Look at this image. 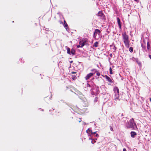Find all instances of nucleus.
Instances as JSON below:
<instances>
[{
	"label": "nucleus",
	"instance_id": "1",
	"mask_svg": "<svg viewBox=\"0 0 151 151\" xmlns=\"http://www.w3.org/2000/svg\"><path fill=\"white\" fill-rule=\"evenodd\" d=\"M128 128H131L132 129L136 130L137 128L136 123L134 122L133 118L131 119L129 122L126 124Z\"/></svg>",
	"mask_w": 151,
	"mask_h": 151
},
{
	"label": "nucleus",
	"instance_id": "2",
	"mask_svg": "<svg viewBox=\"0 0 151 151\" xmlns=\"http://www.w3.org/2000/svg\"><path fill=\"white\" fill-rule=\"evenodd\" d=\"M122 37L126 47H129V43L128 35L126 34L125 33H124L122 34Z\"/></svg>",
	"mask_w": 151,
	"mask_h": 151
},
{
	"label": "nucleus",
	"instance_id": "3",
	"mask_svg": "<svg viewBox=\"0 0 151 151\" xmlns=\"http://www.w3.org/2000/svg\"><path fill=\"white\" fill-rule=\"evenodd\" d=\"M114 91L115 94L114 100L116 101H119V88L117 87H114Z\"/></svg>",
	"mask_w": 151,
	"mask_h": 151
},
{
	"label": "nucleus",
	"instance_id": "4",
	"mask_svg": "<svg viewBox=\"0 0 151 151\" xmlns=\"http://www.w3.org/2000/svg\"><path fill=\"white\" fill-rule=\"evenodd\" d=\"M91 92L92 95H97L99 93V90L96 88L91 89Z\"/></svg>",
	"mask_w": 151,
	"mask_h": 151
},
{
	"label": "nucleus",
	"instance_id": "5",
	"mask_svg": "<svg viewBox=\"0 0 151 151\" xmlns=\"http://www.w3.org/2000/svg\"><path fill=\"white\" fill-rule=\"evenodd\" d=\"M60 23H62L63 24V26L65 28L66 30L68 32H69V29L68 26V25L66 22L65 20H64L63 23L61 22L60 21Z\"/></svg>",
	"mask_w": 151,
	"mask_h": 151
},
{
	"label": "nucleus",
	"instance_id": "6",
	"mask_svg": "<svg viewBox=\"0 0 151 151\" xmlns=\"http://www.w3.org/2000/svg\"><path fill=\"white\" fill-rule=\"evenodd\" d=\"M86 41L85 39H83L79 42V45H81V47H83L85 45Z\"/></svg>",
	"mask_w": 151,
	"mask_h": 151
},
{
	"label": "nucleus",
	"instance_id": "7",
	"mask_svg": "<svg viewBox=\"0 0 151 151\" xmlns=\"http://www.w3.org/2000/svg\"><path fill=\"white\" fill-rule=\"evenodd\" d=\"M94 74V73H91L87 75L85 77L86 80H88L90 77L92 76Z\"/></svg>",
	"mask_w": 151,
	"mask_h": 151
},
{
	"label": "nucleus",
	"instance_id": "8",
	"mask_svg": "<svg viewBox=\"0 0 151 151\" xmlns=\"http://www.w3.org/2000/svg\"><path fill=\"white\" fill-rule=\"evenodd\" d=\"M98 16L100 17V18H104L105 16L102 11H99L97 14Z\"/></svg>",
	"mask_w": 151,
	"mask_h": 151
},
{
	"label": "nucleus",
	"instance_id": "9",
	"mask_svg": "<svg viewBox=\"0 0 151 151\" xmlns=\"http://www.w3.org/2000/svg\"><path fill=\"white\" fill-rule=\"evenodd\" d=\"M91 71L94 72V73H96V75L98 76H99L100 75V73L99 72H98L95 69H92L91 70Z\"/></svg>",
	"mask_w": 151,
	"mask_h": 151
},
{
	"label": "nucleus",
	"instance_id": "10",
	"mask_svg": "<svg viewBox=\"0 0 151 151\" xmlns=\"http://www.w3.org/2000/svg\"><path fill=\"white\" fill-rule=\"evenodd\" d=\"M130 134L131 137L133 138L135 136L137 135L136 133L134 132H131Z\"/></svg>",
	"mask_w": 151,
	"mask_h": 151
},
{
	"label": "nucleus",
	"instance_id": "11",
	"mask_svg": "<svg viewBox=\"0 0 151 151\" xmlns=\"http://www.w3.org/2000/svg\"><path fill=\"white\" fill-rule=\"evenodd\" d=\"M65 48L67 50V53L69 55H71V50L68 47H67V46H66L65 47Z\"/></svg>",
	"mask_w": 151,
	"mask_h": 151
},
{
	"label": "nucleus",
	"instance_id": "12",
	"mask_svg": "<svg viewBox=\"0 0 151 151\" xmlns=\"http://www.w3.org/2000/svg\"><path fill=\"white\" fill-rule=\"evenodd\" d=\"M100 31L98 29H96L95 31V34H97V35L99 36L100 34Z\"/></svg>",
	"mask_w": 151,
	"mask_h": 151
},
{
	"label": "nucleus",
	"instance_id": "13",
	"mask_svg": "<svg viewBox=\"0 0 151 151\" xmlns=\"http://www.w3.org/2000/svg\"><path fill=\"white\" fill-rule=\"evenodd\" d=\"M105 78L109 82L111 83L112 82V81L111 80V79L110 77L106 75Z\"/></svg>",
	"mask_w": 151,
	"mask_h": 151
},
{
	"label": "nucleus",
	"instance_id": "14",
	"mask_svg": "<svg viewBox=\"0 0 151 151\" xmlns=\"http://www.w3.org/2000/svg\"><path fill=\"white\" fill-rule=\"evenodd\" d=\"M75 50L73 48L71 50V55L72 54L73 55H75Z\"/></svg>",
	"mask_w": 151,
	"mask_h": 151
},
{
	"label": "nucleus",
	"instance_id": "15",
	"mask_svg": "<svg viewBox=\"0 0 151 151\" xmlns=\"http://www.w3.org/2000/svg\"><path fill=\"white\" fill-rule=\"evenodd\" d=\"M143 42L144 43H145V45H143L142 44H141V46L142 48L145 49L146 48V45H145V40H143Z\"/></svg>",
	"mask_w": 151,
	"mask_h": 151
},
{
	"label": "nucleus",
	"instance_id": "16",
	"mask_svg": "<svg viewBox=\"0 0 151 151\" xmlns=\"http://www.w3.org/2000/svg\"><path fill=\"white\" fill-rule=\"evenodd\" d=\"M117 22L118 24L119 27L120 28H121V25L120 19H117Z\"/></svg>",
	"mask_w": 151,
	"mask_h": 151
},
{
	"label": "nucleus",
	"instance_id": "17",
	"mask_svg": "<svg viewBox=\"0 0 151 151\" xmlns=\"http://www.w3.org/2000/svg\"><path fill=\"white\" fill-rule=\"evenodd\" d=\"M97 34H95V32H94V35H93V37L96 39V40H98L99 39V38H98L97 37Z\"/></svg>",
	"mask_w": 151,
	"mask_h": 151
},
{
	"label": "nucleus",
	"instance_id": "18",
	"mask_svg": "<svg viewBox=\"0 0 151 151\" xmlns=\"http://www.w3.org/2000/svg\"><path fill=\"white\" fill-rule=\"evenodd\" d=\"M147 48L148 50H149L150 48V45L149 42H147Z\"/></svg>",
	"mask_w": 151,
	"mask_h": 151
},
{
	"label": "nucleus",
	"instance_id": "19",
	"mask_svg": "<svg viewBox=\"0 0 151 151\" xmlns=\"http://www.w3.org/2000/svg\"><path fill=\"white\" fill-rule=\"evenodd\" d=\"M109 71H110V73L111 74H113V73L112 72V70L111 68L110 67L109 68Z\"/></svg>",
	"mask_w": 151,
	"mask_h": 151
},
{
	"label": "nucleus",
	"instance_id": "20",
	"mask_svg": "<svg viewBox=\"0 0 151 151\" xmlns=\"http://www.w3.org/2000/svg\"><path fill=\"white\" fill-rule=\"evenodd\" d=\"M98 42H96L94 43V46L95 47H98Z\"/></svg>",
	"mask_w": 151,
	"mask_h": 151
},
{
	"label": "nucleus",
	"instance_id": "21",
	"mask_svg": "<svg viewBox=\"0 0 151 151\" xmlns=\"http://www.w3.org/2000/svg\"><path fill=\"white\" fill-rule=\"evenodd\" d=\"M129 51L131 52H132L133 51V48L132 47H130L129 48Z\"/></svg>",
	"mask_w": 151,
	"mask_h": 151
},
{
	"label": "nucleus",
	"instance_id": "22",
	"mask_svg": "<svg viewBox=\"0 0 151 151\" xmlns=\"http://www.w3.org/2000/svg\"><path fill=\"white\" fill-rule=\"evenodd\" d=\"M97 101V97H96L94 100V102H96Z\"/></svg>",
	"mask_w": 151,
	"mask_h": 151
},
{
	"label": "nucleus",
	"instance_id": "23",
	"mask_svg": "<svg viewBox=\"0 0 151 151\" xmlns=\"http://www.w3.org/2000/svg\"><path fill=\"white\" fill-rule=\"evenodd\" d=\"M87 87H90V86L89 84L87 83Z\"/></svg>",
	"mask_w": 151,
	"mask_h": 151
},
{
	"label": "nucleus",
	"instance_id": "24",
	"mask_svg": "<svg viewBox=\"0 0 151 151\" xmlns=\"http://www.w3.org/2000/svg\"><path fill=\"white\" fill-rule=\"evenodd\" d=\"M91 133L92 134H95L96 133V132H92V131H91Z\"/></svg>",
	"mask_w": 151,
	"mask_h": 151
},
{
	"label": "nucleus",
	"instance_id": "25",
	"mask_svg": "<svg viewBox=\"0 0 151 151\" xmlns=\"http://www.w3.org/2000/svg\"><path fill=\"white\" fill-rule=\"evenodd\" d=\"M77 48L81 47V45H77Z\"/></svg>",
	"mask_w": 151,
	"mask_h": 151
},
{
	"label": "nucleus",
	"instance_id": "26",
	"mask_svg": "<svg viewBox=\"0 0 151 151\" xmlns=\"http://www.w3.org/2000/svg\"><path fill=\"white\" fill-rule=\"evenodd\" d=\"M110 129L111 130V131H113V128H112V127H110Z\"/></svg>",
	"mask_w": 151,
	"mask_h": 151
},
{
	"label": "nucleus",
	"instance_id": "27",
	"mask_svg": "<svg viewBox=\"0 0 151 151\" xmlns=\"http://www.w3.org/2000/svg\"><path fill=\"white\" fill-rule=\"evenodd\" d=\"M123 151H127L126 149L125 148H123Z\"/></svg>",
	"mask_w": 151,
	"mask_h": 151
},
{
	"label": "nucleus",
	"instance_id": "28",
	"mask_svg": "<svg viewBox=\"0 0 151 151\" xmlns=\"http://www.w3.org/2000/svg\"><path fill=\"white\" fill-rule=\"evenodd\" d=\"M76 73V72H72V74H75Z\"/></svg>",
	"mask_w": 151,
	"mask_h": 151
},
{
	"label": "nucleus",
	"instance_id": "29",
	"mask_svg": "<svg viewBox=\"0 0 151 151\" xmlns=\"http://www.w3.org/2000/svg\"><path fill=\"white\" fill-rule=\"evenodd\" d=\"M96 136L97 137L98 136H99V135H98V134H96Z\"/></svg>",
	"mask_w": 151,
	"mask_h": 151
},
{
	"label": "nucleus",
	"instance_id": "30",
	"mask_svg": "<svg viewBox=\"0 0 151 151\" xmlns=\"http://www.w3.org/2000/svg\"><path fill=\"white\" fill-rule=\"evenodd\" d=\"M149 57L151 59V55H149Z\"/></svg>",
	"mask_w": 151,
	"mask_h": 151
},
{
	"label": "nucleus",
	"instance_id": "31",
	"mask_svg": "<svg viewBox=\"0 0 151 151\" xmlns=\"http://www.w3.org/2000/svg\"><path fill=\"white\" fill-rule=\"evenodd\" d=\"M135 1H137V2H138V0H134Z\"/></svg>",
	"mask_w": 151,
	"mask_h": 151
},
{
	"label": "nucleus",
	"instance_id": "32",
	"mask_svg": "<svg viewBox=\"0 0 151 151\" xmlns=\"http://www.w3.org/2000/svg\"><path fill=\"white\" fill-rule=\"evenodd\" d=\"M112 54H110V56L111 57L112 56Z\"/></svg>",
	"mask_w": 151,
	"mask_h": 151
},
{
	"label": "nucleus",
	"instance_id": "33",
	"mask_svg": "<svg viewBox=\"0 0 151 151\" xmlns=\"http://www.w3.org/2000/svg\"><path fill=\"white\" fill-rule=\"evenodd\" d=\"M93 142V140H92V141H91V143H92V144H93L94 143V142Z\"/></svg>",
	"mask_w": 151,
	"mask_h": 151
},
{
	"label": "nucleus",
	"instance_id": "34",
	"mask_svg": "<svg viewBox=\"0 0 151 151\" xmlns=\"http://www.w3.org/2000/svg\"><path fill=\"white\" fill-rule=\"evenodd\" d=\"M150 101L151 102V98L150 99Z\"/></svg>",
	"mask_w": 151,
	"mask_h": 151
},
{
	"label": "nucleus",
	"instance_id": "35",
	"mask_svg": "<svg viewBox=\"0 0 151 151\" xmlns=\"http://www.w3.org/2000/svg\"><path fill=\"white\" fill-rule=\"evenodd\" d=\"M79 122H81V120H79Z\"/></svg>",
	"mask_w": 151,
	"mask_h": 151
},
{
	"label": "nucleus",
	"instance_id": "36",
	"mask_svg": "<svg viewBox=\"0 0 151 151\" xmlns=\"http://www.w3.org/2000/svg\"><path fill=\"white\" fill-rule=\"evenodd\" d=\"M117 19H119V17H118V18H117Z\"/></svg>",
	"mask_w": 151,
	"mask_h": 151
},
{
	"label": "nucleus",
	"instance_id": "37",
	"mask_svg": "<svg viewBox=\"0 0 151 151\" xmlns=\"http://www.w3.org/2000/svg\"><path fill=\"white\" fill-rule=\"evenodd\" d=\"M91 139V138H90V139Z\"/></svg>",
	"mask_w": 151,
	"mask_h": 151
}]
</instances>
